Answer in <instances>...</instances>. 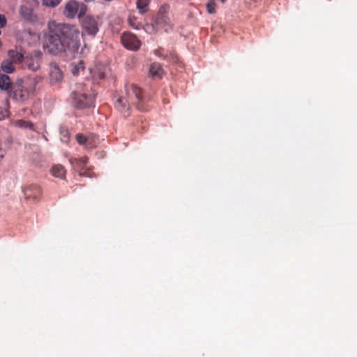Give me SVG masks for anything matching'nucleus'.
I'll use <instances>...</instances> for the list:
<instances>
[{
  "instance_id": "nucleus-29",
  "label": "nucleus",
  "mask_w": 357,
  "mask_h": 357,
  "mask_svg": "<svg viewBox=\"0 0 357 357\" xmlns=\"http://www.w3.org/2000/svg\"><path fill=\"white\" fill-rule=\"evenodd\" d=\"M130 24L132 27H133L134 29H139V26L137 25H135V23H132L131 21L130 22Z\"/></svg>"
},
{
  "instance_id": "nucleus-25",
  "label": "nucleus",
  "mask_w": 357,
  "mask_h": 357,
  "mask_svg": "<svg viewBox=\"0 0 357 357\" xmlns=\"http://www.w3.org/2000/svg\"><path fill=\"white\" fill-rule=\"evenodd\" d=\"M7 20L4 15L0 14V27L3 28L6 26Z\"/></svg>"
},
{
  "instance_id": "nucleus-16",
  "label": "nucleus",
  "mask_w": 357,
  "mask_h": 357,
  "mask_svg": "<svg viewBox=\"0 0 357 357\" xmlns=\"http://www.w3.org/2000/svg\"><path fill=\"white\" fill-rule=\"evenodd\" d=\"M13 64V61L10 59H5L1 64V68L6 73H12L15 70Z\"/></svg>"
},
{
  "instance_id": "nucleus-28",
  "label": "nucleus",
  "mask_w": 357,
  "mask_h": 357,
  "mask_svg": "<svg viewBox=\"0 0 357 357\" xmlns=\"http://www.w3.org/2000/svg\"><path fill=\"white\" fill-rule=\"evenodd\" d=\"M161 51H162V50H161V49L155 50L154 51V53H155V55L159 56H162V54H161Z\"/></svg>"
},
{
  "instance_id": "nucleus-5",
  "label": "nucleus",
  "mask_w": 357,
  "mask_h": 357,
  "mask_svg": "<svg viewBox=\"0 0 357 357\" xmlns=\"http://www.w3.org/2000/svg\"><path fill=\"white\" fill-rule=\"evenodd\" d=\"M42 52L33 51L24 56L22 67L31 71H36L40 68L42 58Z\"/></svg>"
},
{
  "instance_id": "nucleus-31",
  "label": "nucleus",
  "mask_w": 357,
  "mask_h": 357,
  "mask_svg": "<svg viewBox=\"0 0 357 357\" xmlns=\"http://www.w3.org/2000/svg\"><path fill=\"white\" fill-rule=\"evenodd\" d=\"M84 1L86 2H91V1H93L94 0H84Z\"/></svg>"
},
{
  "instance_id": "nucleus-13",
  "label": "nucleus",
  "mask_w": 357,
  "mask_h": 357,
  "mask_svg": "<svg viewBox=\"0 0 357 357\" xmlns=\"http://www.w3.org/2000/svg\"><path fill=\"white\" fill-rule=\"evenodd\" d=\"M12 86L9 76L5 74L0 75V89L3 91H8Z\"/></svg>"
},
{
  "instance_id": "nucleus-19",
  "label": "nucleus",
  "mask_w": 357,
  "mask_h": 357,
  "mask_svg": "<svg viewBox=\"0 0 357 357\" xmlns=\"http://www.w3.org/2000/svg\"><path fill=\"white\" fill-rule=\"evenodd\" d=\"M31 13H32V11L29 8H27L26 6H22L20 8V15L24 19H25L26 20H30Z\"/></svg>"
},
{
  "instance_id": "nucleus-15",
  "label": "nucleus",
  "mask_w": 357,
  "mask_h": 357,
  "mask_svg": "<svg viewBox=\"0 0 357 357\" xmlns=\"http://www.w3.org/2000/svg\"><path fill=\"white\" fill-rule=\"evenodd\" d=\"M52 174L54 176L63 178L66 175V169L61 165H56L52 168Z\"/></svg>"
},
{
  "instance_id": "nucleus-7",
  "label": "nucleus",
  "mask_w": 357,
  "mask_h": 357,
  "mask_svg": "<svg viewBox=\"0 0 357 357\" xmlns=\"http://www.w3.org/2000/svg\"><path fill=\"white\" fill-rule=\"evenodd\" d=\"M121 41L126 48L130 50H137L141 46L140 40L130 32H124L121 37Z\"/></svg>"
},
{
  "instance_id": "nucleus-17",
  "label": "nucleus",
  "mask_w": 357,
  "mask_h": 357,
  "mask_svg": "<svg viewBox=\"0 0 357 357\" xmlns=\"http://www.w3.org/2000/svg\"><path fill=\"white\" fill-rule=\"evenodd\" d=\"M76 140L80 145H86L87 148L91 147V139L82 133L77 134Z\"/></svg>"
},
{
  "instance_id": "nucleus-18",
  "label": "nucleus",
  "mask_w": 357,
  "mask_h": 357,
  "mask_svg": "<svg viewBox=\"0 0 357 357\" xmlns=\"http://www.w3.org/2000/svg\"><path fill=\"white\" fill-rule=\"evenodd\" d=\"M137 8L141 14L148 11L149 0H137Z\"/></svg>"
},
{
  "instance_id": "nucleus-10",
  "label": "nucleus",
  "mask_w": 357,
  "mask_h": 357,
  "mask_svg": "<svg viewBox=\"0 0 357 357\" xmlns=\"http://www.w3.org/2000/svg\"><path fill=\"white\" fill-rule=\"evenodd\" d=\"M72 97L77 108H84L90 106L92 103V98L84 93L73 92Z\"/></svg>"
},
{
  "instance_id": "nucleus-9",
  "label": "nucleus",
  "mask_w": 357,
  "mask_h": 357,
  "mask_svg": "<svg viewBox=\"0 0 357 357\" xmlns=\"http://www.w3.org/2000/svg\"><path fill=\"white\" fill-rule=\"evenodd\" d=\"M82 26L85 31L89 35L94 36L98 31L97 21L91 15H87L83 17L82 20Z\"/></svg>"
},
{
  "instance_id": "nucleus-1",
  "label": "nucleus",
  "mask_w": 357,
  "mask_h": 357,
  "mask_svg": "<svg viewBox=\"0 0 357 357\" xmlns=\"http://www.w3.org/2000/svg\"><path fill=\"white\" fill-rule=\"evenodd\" d=\"M80 45V32L75 26L62 23L49 25L44 47L50 54L72 59L79 53Z\"/></svg>"
},
{
  "instance_id": "nucleus-6",
  "label": "nucleus",
  "mask_w": 357,
  "mask_h": 357,
  "mask_svg": "<svg viewBox=\"0 0 357 357\" xmlns=\"http://www.w3.org/2000/svg\"><path fill=\"white\" fill-rule=\"evenodd\" d=\"M23 192L26 200L31 204H36L40 201L42 196V190L40 186L34 184L24 188Z\"/></svg>"
},
{
  "instance_id": "nucleus-26",
  "label": "nucleus",
  "mask_w": 357,
  "mask_h": 357,
  "mask_svg": "<svg viewBox=\"0 0 357 357\" xmlns=\"http://www.w3.org/2000/svg\"><path fill=\"white\" fill-rule=\"evenodd\" d=\"M88 52H89V49L87 48V47H86V45H84V46L81 49L80 54H86Z\"/></svg>"
},
{
  "instance_id": "nucleus-30",
  "label": "nucleus",
  "mask_w": 357,
  "mask_h": 357,
  "mask_svg": "<svg viewBox=\"0 0 357 357\" xmlns=\"http://www.w3.org/2000/svg\"><path fill=\"white\" fill-rule=\"evenodd\" d=\"M246 3H251L252 1H255V0H244Z\"/></svg>"
},
{
  "instance_id": "nucleus-2",
  "label": "nucleus",
  "mask_w": 357,
  "mask_h": 357,
  "mask_svg": "<svg viewBox=\"0 0 357 357\" xmlns=\"http://www.w3.org/2000/svg\"><path fill=\"white\" fill-rule=\"evenodd\" d=\"M125 91L126 98L119 97L115 102L117 109L121 112H128L131 106L142 112L149 109L147 97L140 87L133 83L126 84Z\"/></svg>"
},
{
  "instance_id": "nucleus-8",
  "label": "nucleus",
  "mask_w": 357,
  "mask_h": 357,
  "mask_svg": "<svg viewBox=\"0 0 357 357\" xmlns=\"http://www.w3.org/2000/svg\"><path fill=\"white\" fill-rule=\"evenodd\" d=\"M88 160L89 158L86 156L80 158H71L69 159V162L73 168L78 172L81 176H88V174L85 171L86 170Z\"/></svg>"
},
{
  "instance_id": "nucleus-22",
  "label": "nucleus",
  "mask_w": 357,
  "mask_h": 357,
  "mask_svg": "<svg viewBox=\"0 0 357 357\" xmlns=\"http://www.w3.org/2000/svg\"><path fill=\"white\" fill-rule=\"evenodd\" d=\"M42 4L45 6L54 8L58 6L61 0H41Z\"/></svg>"
},
{
  "instance_id": "nucleus-20",
  "label": "nucleus",
  "mask_w": 357,
  "mask_h": 357,
  "mask_svg": "<svg viewBox=\"0 0 357 357\" xmlns=\"http://www.w3.org/2000/svg\"><path fill=\"white\" fill-rule=\"evenodd\" d=\"M85 68L84 63L83 61H79V63L75 65L72 69V73L74 75H78L80 70H84Z\"/></svg>"
},
{
  "instance_id": "nucleus-12",
  "label": "nucleus",
  "mask_w": 357,
  "mask_h": 357,
  "mask_svg": "<svg viewBox=\"0 0 357 357\" xmlns=\"http://www.w3.org/2000/svg\"><path fill=\"white\" fill-rule=\"evenodd\" d=\"M8 56L9 57L8 59L13 61V63H23L24 56L16 50H10L8 52Z\"/></svg>"
},
{
  "instance_id": "nucleus-14",
  "label": "nucleus",
  "mask_w": 357,
  "mask_h": 357,
  "mask_svg": "<svg viewBox=\"0 0 357 357\" xmlns=\"http://www.w3.org/2000/svg\"><path fill=\"white\" fill-rule=\"evenodd\" d=\"M162 66L158 63H153L150 66L149 73L153 77H160L162 74Z\"/></svg>"
},
{
  "instance_id": "nucleus-3",
  "label": "nucleus",
  "mask_w": 357,
  "mask_h": 357,
  "mask_svg": "<svg viewBox=\"0 0 357 357\" xmlns=\"http://www.w3.org/2000/svg\"><path fill=\"white\" fill-rule=\"evenodd\" d=\"M40 80L41 77L34 76L15 83L9 91V96L18 102L27 100L35 93L36 86Z\"/></svg>"
},
{
  "instance_id": "nucleus-4",
  "label": "nucleus",
  "mask_w": 357,
  "mask_h": 357,
  "mask_svg": "<svg viewBox=\"0 0 357 357\" xmlns=\"http://www.w3.org/2000/svg\"><path fill=\"white\" fill-rule=\"evenodd\" d=\"M87 11L86 6L83 3L70 1L65 6L63 14L68 18H74L77 15L81 19Z\"/></svg>"
},
{
  "instance_id": "nucleus-23",
  "label": "nucleus",
  "mask_w": 357,
  "mask_h": 357,
  "mask_svg": "<svg viewBox=\"0 0 357 357\" xmlns=\"http://www.w3.org/2000/svg\"><path fill=\"white\" fill-rule=\"evenodd\" d=\"M16 124L22 128H29L30 129H33V125L31 122L24 120L17 121Z\"/></svg>"
},
{
  "instance_id": "nucleus-21",
  "label": "nucleus",
  "mask_w": 357,
  "mask_h": 357,
  "mask_svg": "<svg viewBox=\"0 0 357 357\" xmlns=\"http://www.w3.org/2000/svg\"><path fill=\"white\" fill-rule=\"evenodd\" d=\"M208 13L214 14L216 12L215 0H210L206 5Z\"/></svg>"
},
{
  "instance_id": "nucleus-27",
  "label": "nucleus",
  "mask_w": 357,
  "mask_h": 357,
  "mask_svg": "<svg viewBox=\"0 0 357 357\" xmlns=\"http://www.w3.org/2000/svg\"><path fill=\"white\" fill-rule=\"evenodd\" d=\"M63 137L66 138V139H63V141H65V142H68V141L69 133H68V132L67 130L66 131V134H64Z\"/></svg>"
},
{
  "instance_id": "nucleus-24",
  "label": "nucleus",
  "mask_w": 357,
  "mask_h": 357,
  "mask_svg": "<svg viewBox=\"0 0 357 357\" xmlns=\"http://www.w3.org/2000/svg\"><path fill=\"white\" fill-rule=\"evenodd\" d=\"M169 21V20L168 18H166V17H162L158 19V22L159 23H161L162 22H164L167 24L168 27H167L165 29V31H167L168 29H172V24H171Z\"/></svg>"
},
{
  "instance_id": "nucleus-11",
  "label": "nucleus",
  "mask_w": 357,
  "mask_h": 357,
  "mask_svg": "<svg viewBox=\"0 0 357 357\" xmlns=\"http://www.w3.org/2000/svg\"><path fill=\"white\" fill-rule=\"evenodd\" d=\"M50 77L51 82L54 83L59 82L63 79V72L56 63H51L50 65Z\"/></svg>"
}]
</instances>
